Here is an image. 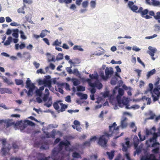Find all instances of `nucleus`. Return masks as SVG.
Here are the masks:
<instances>
[{
    "label": "nucleus",
    "mask_w": 160,
    "mask_h": 160,
    "mask_svg": "<svg viewBox=\"0 0 160 160\" xmlns=\"http://www.w3.org/2000/svg\"><path fill=\"white\" fill-rule=\"evenodd\" d=\"M124 93L123 90L118 88L116 87L113 89L112 93H111L109 90H106L102 93V95L104 98H108L110 99V102L114 105V108L115 110L118 109V106L122 108L124 105H126L128 103V98L123 97L122 100H121Z\"/></svg>",
    "instance_id": "1"
},
{
    "label": "nucleus",
    "mask_w": 160,
    "mask_h": 160,
    "mask_svg": "<svg viewBox=\"0 0 160 160\" xmlns=\"http://www.w3.org/2000/svg\"><path fill=\"white\" fill-rule=\"evenodd\" d=\"M73 147H70L69 142L67 140L61 141L57 147L52 151V158L53 160H63V158L68 155V152L74 151Z\"/></svg>",
    "instance_id": "2"
},
{
    "label": "nucleus",
    "mask_w": 160,
    "mask_h": 160,
    "mask_svg": "<svg viewBox=\"0 0 160 160\" xmlns=\"http://www.w3.org/2000/svg\"><path fill=\"white\" fill-rule=\"evenodd\" d=\"M120 127L117 126L115 122L113 123L112 125L109 126V131L108 132H105L104 135H102L98 138V143L102 147L106 146L108 139L109 137L114 136L117 138L123 134L122 133L120 135L116 136L118 133L119 128Z\"/></svg>",
    "instance_id": "3"
},
{
    "label": "nucleus",
    "mask_w": 160,
    "mask_h": 160,
    "mask_svg": "<svg viewBox=\"0 0 160 160\" xmlns=\"http://www.w3.org/2000/svg\"><path fill=\"white\" fill-rule=\"evenodd\" d=\"M90 79H87L86 81L88 85L92 87H96L98 89H101L102 87V84L98 80V75L97 72L95 71L93 74L89 75Z\"/></svg>",
    "instance_id": "4"
},
{
    "label": "nucleus",
    "mask_w": 160,
    "mask_h": 160,
    "mask_svg": "<svg viewBox=\"0 0 160 160\" xmlns=\"http://www.w3.org/2000/svg\"><path fill=\"white\" fill-rule=\"evenodd\" d=\"M49 76L41 80L39 79L38 81V84L40 85H44L45 87H47L50 90H52V83L55 84L56 80V78L51 79Z\"/></svg>",
    "instance_id": "5"
},
{
    "label": "nucleus",
    "mask_w": 160,
    "mask_h": 160,
    "mask_svg": "<svg viewBox=\"0 0 160 160\" xmlns=\"http://www.w3.org/2000/svg\"><path fill=\"white\" fill-rule=\"evenodd\" d=\"M26 88L28 89V91L27 90L24 89L23 92L27 93L28 96H32L33 94L34 90L37 87L34 83L32 82L29 78H28L26 82Z\"/></svg>",
    "instance_id": "6"
},
{
    "label": "nucleus",
    "mask_w": 160,
    "mask_h": 160,
    "mask_svg": "<svg viewBox=\"0 0 160 160\" xmlns=\"http://www.w3.org/2000/svg\"><path fill=\"white\" fill-rule=\"evenodd\" d=\"M159 81L160 78H158L157 79V81L154 84L155 88L153 89V92L152 93V97L153 98V100L154 102L158 100L160 94V92L159 91V90H160V85H158Z\"/></svg>",
    "instance_id": "7"
},
{
    "label": "nucleus",
    "mask_w": 160,
    "mask_h": 160,
    "mask_svg": "<svg viewBox=\"0 0 160 160\" xmlns=\"http://www.w3.org/2000/svg\"><path fill=\"white\" fill-rule=\"evenodd\" d=\"M113 73V69L112 68L107 67L105 70V76L104 75L103 71H100L99 73L100 76L103 80H106L109 77L111 76Z\"/></svg>",
    "instance_id": "8"
},
{
    "label": "nucleus",
    "mask_w": 160,
    "mask_h": 160,
    "mask_svg": "<svg viewBox=\"0 0 160 160\" xmlns=\"http://www.w3.org/2000/svg\"><path fill=\"white\" fill-rule=\"evenodd\" d=\"M133 140L134 147L135 149H136V152H135L134 154V155L135 156L136 153L138 154L141 152L142 147H141V148L139 147V148H136L138 145L139 142V140L137 136H135L134 137Z\"/></svg>",
    "instance_id": "9"
},
{
    "label": "nucleus",
    "mask_w": 160,
    "mask_h": 160,
    "mask_svg": "<svg viewBox=\"0 0 160 160\" xmlns=\"http://www.w3.org/2000/svg\"><path fill=\"white\" fill-rule=\"evenodd\" d=\"M148 12L149 10L148 9H145L143 10L142 8L140 7L139 8L138 10L137 11V13H140L142 17L146 19H148L150 18L149 16L147 15Z\"/></svg>",
    "instance_id": "10"
},
{
    "label": "nucleus",
    "mask_w": 160,
    "mask_h": 160,
    "mask_svg": "<svg viewBox=\"0 0 160 160\" xmlns=\"http://www.w3.org/2000/svg\"><path fill=\"white\" fill-rule=\"evenodd\" d=\"M128 6L133 12L137 13V10L138 8V7L134 4L133 2L132 1L128 2Z\"/></svg>",
    "instance_id": "11"
},
{
    "label": "nucleus",
    "mask_w": 160,
    "mask_h": 160,
    "mask_svg": "<svg viewBox=\"0 0 160 160\" xmlns=\"http://www.w3.org/2000/svg\"><path fill=\"white\" fill-rule=\"evenodd\" d=\"M144 155L142 157L141 160H150V155L147 151L143 150Z\"/></svg>",
    "instance_id": "12"
},
{
    "label": "nucleus",
    "mask_w": 160,
    "mask_h": 160,
    "mask_svg": "<svg viewBox=\"0 0 160 160\" xmlns=\"http://www.w3.org/2000/svg\"><path fill=\"white\" fill-rule=\"evenodd\" d=\"M150 55L152 59L153 60H154L156 58H154V54L157 53L158 51L155 48H153L151 47L150 49Z\"/></svg>",
    "instance_id": "13"
},
{
    "label": "nucleus",
    "mask_w": 160,
    "mask_h": 160,
    "mask_svg": "<svg viewBox=\"0 0 160 160\" xmlns=\"http://www.w3.org/2000/svg\"><path fill=\"white\" fill-rule=\"evenodd\" d=\"M62 102V101L61 100H59L57 101L56 102H55L53 103V106L56 110H59L60 107H61Z\"/></svg>",
    "instance_id": "14"
},
{
    "label": "nucleus",
    "mask_w": 160,
    "mask_h": 160,
    "mask_svg": "<svg viewBox=\"0 0 160 160\" xmlns=\"http://www.w3.org/2000/svg\"><path fill=\"white\" fill-rule=\"evenodd\" d=\"M44 132L46 135V137L47 138H54L55 137V131L54 130L49 133L48 132Z\"/></svg>",
    "instance_id": "15"
},
{
    "label": "nucleus",
    "mask_w": 160,
    "mask_h": 160,
    "mask_svg": "<svg viewBox=\"0 0 160 160\" xmlns=\"http://www.w3.org/2000/svg\"><path fill=\"white\" fill-rule=\"evenodd\" d=\"M129 141L127 140L125 143L122 144V150L123 151L126 152L128 148L129 147Z\"/></svg>",
    "instance_id": "16"
},
{
    "label": "nucleus",
    "mask_w": 160,
    "mask_h": 160,
    "mask_svg": "<svg viewBox=\"0 0 160 160\" xmlns=\"http://www.w3.org/2000/svg\"><path fill=\"white\" fill-rule=\"evenodd\" d=\"M127 118H124L121 121V126L122 128H126L127 125V123L126 121Z\"/></svg>",
    "instance_id": "17"
},
{
    "label": "nucleus",
    "mask_w": 160,
    "mask_h": 160,
    "mask_svg": "<svg viewBox=\"0 0 160 160\" xmlns=\"http://www.w3.org/2000/svg\"><path fill=\"white\" fill-rule=\"evenodd\" d=\"M12 36L15 38H12L13 41L14 43H16L18 42V35L17 32H14L12 34Z\"/></svg>",
    "instance_id": "18"
},
{
    "label": "nucleus",
    "mask_w": 160,
    "mask_h": 160,
    "mask_svg": "<svg viewBox=\"0 0 160 160\" xmlns=\"http://www.w3.org/2000/svg\"><path fill=\"white\" fill-rule=\"evenodd\" d=\"M76 94L79 97H80L81 99H86L88 98V95L86 94H83L81 92H77Z\"/></svg>",
    "instance_id": "19"
},
{
    "label": "nucleus",
    "mask_w": 160,
    "mask_h": 160,
    "mask_svg": "<svg viewBox=\"0 0 160 160\" xmlns=\"http://www.w3.org/2000/svg\"><path fill=\"white\" fill-rule=\"evenodd\" d=\"M12 41H13L12 38L11 37H9L6 41L3 43L4 45L5 46L9 45Z\"/></svg>",
    "instance_id": "20"
},
{
    "label": "nucleus",
    "mask_w": 160,
    "mask_h": 160,
    "mask_svg": "<svg viewBox=\"0 0 160 160\" xmlns=\"http://www.w3.org/2000/svg\"><path fill=\"white\" fill-rule=\"evenodd\" d=\"M49 157H45L44 155L43 154L40 153L38 155V160H48L49 159Z\"/></svg>",
    "instance_id": "21"
},
{
    "label": "nucleus",
    "mask_w": 160,
    "mask_h": 160,
    "mask_svg": "<svg viewBox=\"0 0 160 160\" xmlns=\"http://www.w3.org/2000/svg\"><path fill=\"white\" fill-rule=\"evenodd\" d=\"M73 49L74 50H78L80 52H83L84 49L80 45H75L73 48Z\"/></svg>",
    "instance_id": "22"
},
{
    "label": "nucleus",
    "mask_w": 160,
    "mask_h": 160,
    "mask_svg": "<svg viewBox=\"0 0 160 160\" xmlns=\"http://www.w3.org/2000/svg\"><path fill=\"white\" fill-rule=\"evenodd\" d=\"M73 159L72 160H77V159L81 157L80 154L76 152H74L72 154Z\"/></svg>",
    "instance_id": "23"
},
{
    "label": "nucleus",
    "mask_w": 160,
    "mask_h": 160,
    "mask_svg": "<svg viewBox=\"0 0 160 160\" xmlns=\"http://www.w3.org/2000/svg\"><path fill=\"white\" fill-rule=\"evenodd\" d=\"M52 104V98L51 97H50L48 98V102H45L44 105L47 107L49 108L51 106Z\"/></svg>",
    "instance_id": "24"
},
{
    "label": "nucleus",
    "mask_w": 160,
    "mask_h": 160,
    "mask_svg": "<svg viewBox=\"0 0 160 160\" xmlns=\"http://www.w3.org/2000/svg\"><path fill=\"white\" fill-rule=\"evenodd\" d=\"M48 33H50V32L46 29L42 30L40 35V36L41 38H43L46 36Z\"/></svg>",
    "instance_id": "25"
},
{
    "label": "nucleus",
    "mask_w": 160,
    "mask_h": 160,
    "mask_svg": "<svg viewBox=\"0 0 160 160\" xmlns=\"http://www.w3.org/2000/svg\"><path fill=\"white\" fill-rule=\"evenodd\" d=\"M2 78L4 80V81L7 84L9 85H12L13 84V82H12L11 80L8 79L4 77L3 76L2 77Z\"/></svg>",
    "instance_id": "26"
},
{
    "label": "nucleus",
    "mask_w": 160,
    "mask_h": 160,
    "mask_svg": "<svg viewBox=\"0 0 160 160\" xmlns=\"http://www.w3.org/2000/svg\"><path fill=\"white\" fill-rule=\"evenodd\" d=\"M114 151H112L110 152H107V154L108 157V158L110 160H112L114 156Z\"/></svg>",
    "instance_id": "27"
},
{
    "label": "nucleus",
    "mask_w": 160,
    "mask_h": 160,
    "mask_svg": "<svg viewBox=\"0 0 160 160\" xmlns=\"http://www.w3.org/2000/svg\"><path fill=\"white\" fill-rule=\"evenodd\" d=\"M139 108L140 106L138 105H134L130 107H129L128 105L126 106V108L128 109H138Z\"/></svg>",
    "instance_id": "28"
},
{
    "label": "nucleus",
    "mask_w": 160,
    "mask_h": 160,
    "mask_svg": "<svg viewBox=\"0 0 160 160\" xmlns=\"http://www.w3.org/2000/svg\"><path fill=\"white\" fill-rule=\"evenodd\" d=\"M131 128L132 129V131L134 132H136L137 130V127L135 126V123L134 122H131L130 125Z\"/></svg>",
    "instance_id": "29"
},
{
    "label": "nucleus",
    "mask_w": 160,
    "mask_h": 160,
    "mask_svg": "<svg viewBox=\"0 0 160 160\" xmlns=\"http://www.w3.org/2000/svg\"><path fill=\"white\" fill-rule=\"evenodd\" d=\"M2 91L3 93H6L9 94H11L12 93L11 89L8 88H2Z\"/></svg>",
    "instance_id": "30"
},
{
    "label": "nucleus",
    "mask_w": 160,
    "mask_h": 160,
    "mask_svg": "<svg viewBox=\"0 0 160 160\" xmlns=\"http://www.w3.org/2000/svg\"><path fill=\"white\" fill-rule=\"evenodd\" d=\"M152 4L154 6H158L160 5V2L156 0H151Z\"/></svg>",
    "instance_id": "31"
},
{
    "label": "nucleus",
    "mask_w": 160,
    "mask_h": 160,
    "mask_svg": "<svg viewBox=\"0 0 160 160\" xmlns=\"http://www.w3.org/2000/svg\"><path fill=\"white\" fill-rule=\"evenodd\" d=\"M71 80L73 82V85L75 86H77L80 84L79 81L76 78H73Z\"/></svg>",
    "instance_id": "32"
},
{
    "label": "nucleus",
    "mask_w": 160,
    "mask_h": 160,
    "mask_svg": "<svg viewBox=\"0 0 160 160\" xmlns=\"http://www.w3.org/2000/svg\"><path fill=\"white\" fill-rule=\"evenodd\" d=\"M118 80V78L117 77H115L112 78L111 81V84L115 85L116 83Z\"/></svg>",
    "instance_id": "33"
},
{
    "label": "nucleus",
    "mask_w": 160,
    "mask_h": 160,
    "mask_svg": "<svg viewBox=\"0 0 160 160\" xmlns=\"http://www.w3.org/2000/svg\"><path fill=\"white\" fill-rule=\"evenodd\" d=\"M56 90L61 93H63V91L62 89V86L61 85H58V87L56 88Z\"/></svg>",
    "instance_id": "34"
},
{
    "label": "nucleus",
    "mask_w": 160,
    "mask_h": 160,
    "mask_svg": "<svg viewBox=\"0 0 160 160\" xmlns=\"http://www.w3.org/2000/svg\"><path fill=\"white\" fill-rule=\"evenodd\" d=\"M19 33L20 34V37L22 39L25 40L27 39V37L25 36L23 31L22 30L20 31Z\"/></svg>",
    "instance_id": "35"
},
{
    "label": "nucleus",
    "mask_w": 160,
    "mask_h": 160,
    "mask_svg": "<svg viewBox=\"0 0 160 160\" xmlns=\"http://www.w3.org/2000/svg\"><path fill=\"white\" fill-rule=\"evenodd\" d=\"M63 54L62 53H59L56 57V60L58 61L61 60L63 58Z\"/></svg>",
    "instance_id": "36"
},
{
    "label": "nucleus",
    "mask_w": 160,
    "mask_h": 160,
    "mask_svg": "<svg viewBox=\"0 0 160 160\" xmlns=\"http://www.w3.org/2000/svg\"><path fill=\"white\" fill-rule=\"evenodd\" d=\"M142 99L143 100V101L144 102H147V104H150V98H147L146 97L144 96L142 97Z\"/></svg>",
    "instance_id": "37"
},
{
    "label": "nucleus",
    "mask_w": 160,
    "mask_h": 160,
    "mask_svg": "<svg viewBox=\"0 0 160 160\" xmlns=\"http://www.w3.org/2000/svg\"><path fill=\"white\" fill-rule=\"evenodd\" d=\"M61 107V108L60 111L61 112H62L65 111V109L67 108L68 106L67 105L64 104L62 102Z\"/></svg>",
    "instance_id": "38"
},
{
    "label": "nucleus",
    "mask_w": 160,
    "mask_h": 160,
    "mask_svg": "<svg viewBox=\"0 0 160 160\" xmlns=\"http://www.w3.org/2000/svg\"><path fill=\"white\" fill-rule=\"evenodd\" d=\"M18 13H22L24 14L25 12L24 11V7H22L18 8Z\"/></svg>",
    "instance_id": "39"
},
{
    "label": "nucleus",
    "mask_w": 160,
    "mask_h": 160,
    "mask_svg": "<svg viewBox=\"0 0 160 160\" xmlns=\"http://www.w3.org/2000/svg\"><path fill=\"white\" fill-rule=\"evenodd\" d=\"M62 43L61 41H59L57 39L53 43L52 45L54 46H60Z\"/></svg>",
    "instance_id": "40"
},
{
    "label": "nucleus",
    "mask_w": 160,
    "mask_h": 160,
    "mask_svg": "<svg viewBox=\"0 0 160 160\" xmlns=\"http://www.w3.org/2000/svg\"><path fill=\"white\" fill-rule=\"evenodd\" d=\"M10 149L8 148H6L3 147L2 150V152L3 154L5 155L6 153H8L9 150Z\"/></svg>",
    "instance_id": "41"
},
{
    "label": "nucleus",
    "mask_w": 160,
    "mask_h": 160,
    "mask_svg": "<svg viewBox=\"0 0 160 160\" xmlns=\"http://www.w3.org/2000/svg\"><path fill=\"white\" fill-rule=\"evenodd\" d=\"M77 89L78 91H83L85 90V88L84 87L79 86L77 87Z\"/></svg>",
    "instance_id": "42"
},
{
    "label": "nucleus",
    "mask_w": 160,
    "mask_h": 160,
    "mask_svg": "<svg viewBox=\"0 0 160 160\" xmlns=\"http://www.w3.org/2000/svg\"><path fill=\"white\" fill-rule=\"evenodd\" d=\"M158 137V134L156 133H154L153 134V137L152 138H151V142L152 141L154 140L155 142L156 141V139Z\"/></svg>",
    "instance_id": "43"
},
{
    "label": "nucleus",
    "mask_w": 160,
    "mask_h": 160,
    "mask_svg": "<svg viewBox=\"0 0 160 160\" xmlns=\"http://www.w3.org/2000/svg\"><path fill=\"white\" fill-rule=\"evenodd\" d=\"M154 31L156 32H158L160 30V25L155 24L154 26Z\"/></svg>",
    "instance_id": "44"
},
{
    "label": "nucleus",
    "mask_w": 160,
    "mask_h": 160,
    "mask_svg": "<svg viewBox=\"0 0 160 160\" xmlns=\"http://www.w3.org/2000/svg\"><path fill=\"white\" fill-rule=\"evenodd\" d=\"M35 89H36L35 91V93L36 95L39 97H41L42 94V92L39 89H37V88Z\"/></svg>",
    "instance_id": "45"
},
{
    "label": "nucleus",
    "mask_w": 160,
    "mask_h": 160,
    "mask_svg": "<svg viewBox=\"0 0 160 160\" xmlns=\"http://www.w3.org/2000/svg\"><path fill=\"white\" fill-rule=\"evenodd\" d=\"M72 127L74 129H76L77 131L79 132H81L82 130V128L80 126V125L75 126L74 125H72Z\"/></svg>",
    "instance_id": "46"
},
{
    "label": "nucleus",
    "mask_w": 160,
    "mask_h": 160,
    "mask_svg": "<svg viewBox=\"0 0 160 160\" xmlns=\"http://www.w3.org/2000/svg\"><path fill=\"white\" fill-rule=\"evenodd\" d=\"M15 82L16 84L18 85H21L23 83V81L20 79H16L15 80Z\"/></svg>",
    "instance_id": "47"
},
{
    "label": "nucleus",
    "mask_w": 160,
    "mask_h": 160,
    "mask_svg": "<svg viewBox=\"0 0 160 160\" xmlns=\"http://www.w3.org/2000/svg\"><path fill=\"white\" fill-rule=\"evenodd\" d=\"M72 73H73L76 76L79 77L80 75V73L77 69H75L72 71Z\"/></svg>",
    "instance_id": "48"
},
{
    "label": "nucleus",
    "mask_w": 160,
    "mask_h": 160,
    "mask_svg": "<svg viewBox=\"0 0 160 160\" xmlns=\"http://www.w3.org/2000/svg\"><path fill=\"white\" fill-rule=\"evenodd\" d=\"M159 148L158 147H157L156 148L152 149V152L154 154H157L159 152Z\"/></svg>",
    "instance_id": "49"
},
{
    "label": "nucleus",
    "mask_w": 160,
    "mask_h": 160,
    "mask_svg": "<svg viewBox=\"0 0 160 160\" xmlns=\"http://www.w3.org/2000/svg\"><path fill=\"white\" fill-rule=\"evenodd\" d=\"M46 55L47 56V58L48 62H51V58L52 56L49 53H47L46 54Z\"/></svg>",
    "instance_id": "50"
},
{
    "label": "nucleus",
    "mask_w": 160,
    "mask_h": 160,
    "mask_svg": "<svg viewBox=\"0 0 160 160\" xmlns=\"http://www.w3.org/2000/svg\"><path fill=\"white\" fill-rule=\"evenodd\" d=\"M159 145L160 144L159 143L156 142L152 145V147L155 148L157 147H158L159 148Z\"/></svg>",
    "instance_id": "51"
},
{
    "label": "nucleus",
    "mask_w": 160,
    "mask_h": 160,
    "mask_svg": "<svg viewBox=\"0 0 160 160\" xmlns=\"http://www.w3.org/2000/svg\"><path fill=\"white\" fill-rule=\"evenodd\" d=\"M154 18L156 20L160 19V12H157L156 15L154 16Z\"/></svg>",
    "instance_id": "52"
},
{
    "label": "nucleus",
    "mask_w": 160,
    "mask_h": 160,
    "mask_svg": "<svg viewBox=\"0 0 160 160\" xmlns=\"http://www.w3.org/2000/svg\"><path fill=\"white\" fill-rule=\"evenodd\" d=\"M97 137L96 136H92L90 139V141L91 143H92V142H95V141L97 140Z\"/></svg>",
    "instance_id": "53"
},
{
    "label": "nucleus",
    "mask_w": 160,
    "mask_h": 160,
    "mask_svg": "<svg viewBox=\"0 0 160 160\" xmlns=\"http://www.w3.org/2000/svg\"><path fill=\"white\" fill-rule=\"evenodd\" d=\"M72 67V66H71L70 67H67L66 68V70L69 73L71 74L72 73V70L71 69V68Z\"/></svg>",
    "instance_id": "54"
},
{
    "label": "nucleus",
    "mask_w": 160,
    "mask_h": 160,
    "mask_svg": "<svg viewBox=\"0 0 160 160\" xmlns=\"http://www.w3.org/2000/svg\"><path fill=\"white\" fill-rule=\"evenodd\" d=\"M25 18L27 19V20L28 21L29 19H31L32 18V15L30 13L28 14L25 16Z\"/></svg>",
    "instance_id": "55"
},
{
    "label": "nucleus",
    "mask_w": 160,
    "mask_h": 160,
    "mask_svg": "<svg viewBox=\"0 0 160 160\" xmlns=\"http://www.w3.org/2000/svg\"><path fill=\"white\" fill-rule=\"evenodd\" d=\"M37 73L38 74L41 73V74H45V72L42 69L40 68L37 71Z\"/></svg>",
    "instance_id": "56"
},
{
    "label": "nucleus",
    "mask_w": 160,
    "mask_h": 160,
    "mask_svg": "<svg viewBox=\"0 0 160 160\" xmlns=\"http://www.w3.org/2000/svg\"><path fill=\"white\" fill-rule=\"evenodd\" d=\"M10 121V120H0V123H1L2 122H5L7 123L8 124V126L9 125V122Z\"/></svg>",
    "instance_id": "57"
},
{
    "label": "nucleus",
    "mask_w": 160,
    "mask_h": 160,
    "mask_svg": "<svg viewBox=\"0 0 160 160\" xmlns=\"http://www.w3.org/2000/svg\"><path fill=\"white\" fill-rule=\"evenodd\" d=\"M132 49L136 52H138L140 50V49L138 48L136 46H133L132 48Z\"/></svg>",
    "instance_id": "58"
},
{
    "label": "nucleus",
    "mask_w": 160,
    "mask_h": 160,
    "mask_svg": "<svg viewBox=\"0 0 160 160\" xmlns=\"http://www.w3.org/2000/svg\"><path fill=\"white\" fill-rule=\"evenodd\" d=\"M26 122H27L28 124L30 126H32L35 125V124L33 122L29 121V120H26Z\"/></svg>",
    "instance_id": "59"
},
{
    "label": "nucleus",
    "mask_w": 160,
    "mask_h": 160,
    "mask_svg": "<svg viewBox=\"0 0 160 160\" xmlns=\"http://www.w3.org/2000/svg\"><path fill=\"white\" fill-rule=\"evenodd\" d=\"M62 47L63 48L66 49H69V47L68 46L67 44L65 43L63 44Z\"/></svg>",
    "instance_id": "60"
},
{
    "label": "nucleus",
    "mask_w": 160,
    "mask_h": 160,
    "mask_svg": "<svg viewBox=\"0 0 160 160\" xmlns=\"http://www.w3.org/2000/svg\"><path fill=\"white\" fill-rule=\"evenodd\" d=\"M91 143L89 140L88 141H87L83 143V145L85 146H90Z\"/></svg>",
    "instance_id": "61"
},
{
    "label": "nucleus",
    "mask_w": 160,
    "mask_h": 160,
    "mask_svg": "<svg viewBox=\"0 0 160 160\" xmlns=\"http://www.w3.org/2000/svg\"><path fill=\"white\" fill-rule=\"evenodd\" d=\"M33 64L36 68H38L40 66V64L35 61L33 62Z\"/></svg>",
    "instance_id": "62"
},
{
    "label": "nucleus",
    "mask_w": 160,
    "mask_h": 160,
    "mask_svg": "<svg viewBox=\"0 0 160 160\" xmlns=\"http://www.w3.org/2000/svg\"><path fill=\"white\" fill-rule=\"evenodd\" d=\"M10 25L12 26H15V27L18 26L19 25V24H18L17 22H13L11 23H10Z\"/></svg>",
    "instance_id": "63"
},
{
    "label": "nucleus",
    "mask_w": 160,
    "mask_h": 160,
    "mask_svg": "<svg viewBox=\"0 0 160 160\" xmlns=\"http://www.w3.org/2000/svg\"><path fill=\"white\" fill-rule=\"evenodd\" d=\"M65 100L67 102H70L71 101L70 96H67L65 98Z\"/></svg>",
    "instance_id": "64"
}]
</instances>
